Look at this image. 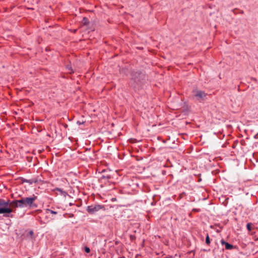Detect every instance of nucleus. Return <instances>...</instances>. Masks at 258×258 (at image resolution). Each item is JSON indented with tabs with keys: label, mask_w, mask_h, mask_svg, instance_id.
<instances>
[{
	"label": "nucleus",
	"mask_w": 258,
	"mask_h": 258,
	"mask_svg": "<svg viewBox=\"0 0 258 258\" xmlns=\"http://www.w3.org/2000/svg\"><path fill=\"white\" fill-rule=\"evenodd\" d=\"M192 93L194 96L200 102L204 100L206 98V93L202 90H194Z\"/></svg>",
	"instance_id": "nucleus-3"
},
{
	"label": "nucleus",
	"mask_w": 258,
	"mask_h": 258,
	"mask_svg": "<svg viewBox=\"0 0 258 258\" xmlns=\"http://www.w3.org/2000/svg\"><path fill=\"white\" fill-rule=\"evenodd\" d=\"M67 68L69 70H70L71 72H70V73H71L72 72V68L71 67L69 66H68L67 67Z\"/></svg>",
	"instance_id": "nucleus-13"
},
{
	"label": "nucleus",
	"mask_w": 258,
	"mask_h": 258,
	"mask_svg": "<svg viewBox=\"0 0 258 258\" xmlns=\"http://www.w3.org/2000/svg\"><path fill=\"white\" fill-rule=\"evenodd\" d=\"M36 197L34 196L32 197L23 198L20 200L13 201L11 203L10 202L9 204L16 208H22L27 206L29 207H36V205L34 204V202L36 200Z\"/></svg>",
	"instance_id": "nucleus-1"
},
{
	"label": "nucleus",
	"mask_w": 258,
	"mask_h": 258,
	"mask_svg": "<svg viewBox=\"0 0 258 258\" xmlns=\"http://www.w3.org/2000/svg\"><path fill=\"white\" fill-rule=\"evenodd\" d=\"M83 23L84 24H88V19H87L86 17H84V18L83 19Z\"/></svg>",
	"instance_id": "nucleus-11"
},
{
	"label": "nucleus",
	"mask_w": 258,
	"mask_h": 258,
	"mask_svg": "<svg viewBox=\"0 0 258 258\" xmlns=\"http://www.w3.org/2000/svg\"><path fill=\"white\" fill-rule=\"evenodd\" d=\"M45 213L46 214L50 213L52 214H57V212L56 211H54L51 210L49 209H46L45 210Z\"/></svg>",
	"instance_id": "nucleus-7"
},
{
	"label": "nucleus",
	"mask_w": 258,
	"mask_h": 258,
	"mask_svg": "<svg viewBox=\"0 0 258 258\" xmlns=\"http://www.w3.org/2000/svg\"><path fill=\"white\" fill-rule=\"evenodd\" d=\"M78 123L79 124H81V123L80 122H79V121L78 122Z\"/></svg>",
	"instance_id": "nucleus-14"
},
{
	"label": "nucleus",
	"mask_w": 258,
	"mask_h": 258,
	"mask_svg": "<svg viewBox=\"0 0 258 258\" xmlns=\"http://www.w3.org/2000/svg\"><path fill=\"white\" fill-rule=\"evenodd\" d=\"M206 243L207 244H209L210 243V237L208 234H207L206 237Z\"/></svg>",
	"instance_id": "nucleus-9"
},
{
	"label": "nucleus",
	"mask_w": 258,
	"mask_h": 258,
	"mask_svg": "<svg viewBox=\"0 0 258 258\" xmlns=\"http://www.w3.org/2000/svg\"><path fill=\"white\" fill-rule=\"evenodd\" d=\"M103 206L99 205L89 206L87 207V211L90 214H94L103 208Z\"/></svg>",
	"instance_id": "nucleus-4"
},
{
	"label": "nucleus",
	"mask_w": 258,
	"mask_h": 258,
	"mask_svg": "<svg viewBox=\"0 0 258 258\" xmlns=\"http://www.w3.org/2000/svg\"><path fill=\"white\" fill-rule=\"evenodd\" d=\"M33 234H34V233H33V231L32 230H30L28 232V236H30V237L32 238V239H34V237H33Z\"/></svg>",
	"instance_id": "nucleus-8"
},
{
	"label": "nucleus",
	"mask_w": 258,
	"mask_h": 258,
	"mask_svg": "<svg viewBox=\"0 0 258 258\" xmlns=\"http://www.w3.org/2000/svg\"><path fill=\"white\" fill-rule=\"evenodd\" d=\"M55 190H57L58 191H59L60 192V194L63 197H66L67 196H68V194L67 193V192H66V191H64L62 189L60 188H56L55 189Z\"/></svg>",
	"instance_id": "nucleus-6"
},
{
	"label": "nucleus",
	"mask_w": 258,
	"mask_h": 258,
	"mask_svg": "<svg viewBox=\"0 0 258 258\" xmlns=\"http://www.w3.org/2000/svg\"><path fill=\"white\" fill-rule=\"evenodd\" d=\"M99 258H101L100 257H99Z\"/></svg>",
	"instance_id": "nucleus-15"
},
{
	"label": "nucleus",
	"mask_w": 258,
	"mask_h": 258,
	"mask_svg": "<svg viewBox=\"0 0 258 258\" xmlns=\"http://www.w3.org/2000/svg\"><path fill=\"white\" fill-rule=\"evenodd\" d=\"M221 243L222 245L225 246V248L226 249H228V250L231 249L233 247V246L232 244H229V243L227 242L223 239L221 240Z\"/></svg>",
	"instance_id": "nucleus-5"
},
{
	"label": "nucleus",
	"mask_w": 258,
	"mask_h": 258,
	"mask_svg": "<svg viewBox=\"0 0 258 258\" xmlns=\"http://www.w3.org/2000/svg\"><path fill=\"white\" fill-rule=\"evenodd\" d=\"M85 251L86 253H89L90 251V249L88 247L86 246L85 247Z\"/></svg>",
	"instance_id": "nucleus-12"
},
{
	"label": "nucleus",
	"mask_w": 258,
	"mask_h": 258,
	"mask_svg": "<svg viewBox=\"0 0 258 258\" xmlns=\"http://www.w3.org/2000/svg\"><path fill=\"white\" fill-rule=\"evenodd\" d=\"M246 228L247 229V230L250 231H251V224L250 223H248L246 225Z\"/></svg>",
	"instance_id": "nucleus-10"
},
{
	"label": "nucleus",
	"mask_w": 258,
	"mask_h": 258,
	"mask_svg": "<svg viewBox=\"0 0 258 258\" xmlns=\"http://www.w3.org/2000/svg\"><path fill=\"white\" fill-rule=\"evenodd\" d=\"M10 200H4V199H0V214H3L4 217H9V214L11 213L13 211L12 209L9 208V204Z\"/></svg>",
	"instance_id": "nucleus-2"
}]
</instances>
